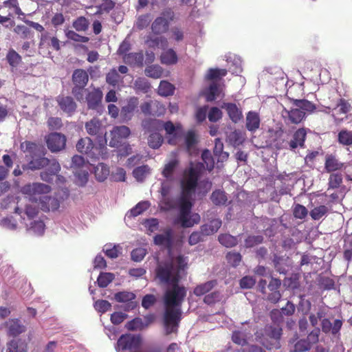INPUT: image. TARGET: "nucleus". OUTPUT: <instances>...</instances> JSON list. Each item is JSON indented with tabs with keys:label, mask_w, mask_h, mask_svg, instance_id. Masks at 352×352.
Instances as JSON below:
<instances>
[{
	"label": "nucleus",
	"mask_w": 352,
	"mask_h": 352,
	"mask_svg": "<svg viewBox=\"0 0 352 352\" xmlns=\"http://www.w3.org/2000/svg\"><path fill=\"white\" fill-rule=\"evenodd\" d=\"M251 335V331L248 330L246 325H243L239 329L235 330L232 333V341L239 345H244L248 342Z\"/></svg>",
	"instance_id": "obj_19"
},
{
	"label": "nucleus",
	"mask_w": 352,
	"mask_h": 352,
	"mask_svg": "<svg viewBox=\"0 0 352 352\" xmlns=\"http://www.w3.org/2000/svg\"><path fill=\"white\" fill-rule=\"evenodd\" d=\"M216 285V281L210 280L197 286L194 290L196 296H201L210 292Z\"/></svg>",
	"instance_id": "obj_40"
},
{
	"label": "nucleus",
	"mask_w": 352,
	"mask_h": 352,
	"mask_svg": "<svg viewBox=\"0 0 352 352\" xmlns=\"http://www.w3.org/2000/svg\"><path fill=\"white\" fill-rule=\"evenodd\" d=\"M48 148L52 152H58L65 148L66 138L58 133H52L46 137Z\"/></svg>",
	"instance_id": "obj_17"
},
{
	"label": "nucleus",
	"mask_w": 352,
	"mask_h": 352,
	"mask_svg": "<svg viewBox=\"0 0 352 352\" xmlns=\"http://www.w3.org/2000/svg\"><path fill=\"white\" fill-rule=\"evenodd\" d=\"M201 159L204 164L206 165L208 170H211L214 168V162L212 157L211 153L208 150H204L201 154Z\"/></svg>",
	"instance_id": "obj_49"
},
{
	"label": "nucleus",
	"mask_w": 352,
	"mask_h": 352,
	"mask_svg": "<svg viewBox=\"0 0 352 352\" xmlns=\"http://www.w3.org/2000/svg\"><path fill=\"white\" fill-rule=\"evenodd\" d=\"M294 102L296 104V107L305 113L306 112L311 113L316 109L315 105L307 100H295Z\"/></svg>",
	"instance_id": "obj_43"
},
{
	"label": "nucleus",
	"mask_w": 352,
	"mask_h": 352,
	"mask_svg": "<svg viewBox=\"0 0 352 352\" xmlns=\"http://www.w3.org/2000/svg\"><path fill=\"white\" fill-rule=\"evenodd\" d=\"M142 126L144 129L148 126L160 129L164 128L166 134L168 135V142L170 144H177L179 142V138L183 135V130L180 124H174L172 122L168 121L163 122L158 120H144Z\"/></svg>",
	"instance_id": "obj_7"
},
{
	"label": "nucleus",
	"mask_w": 352,
	"mask_h": 352,
	"mask_svg": "<svg viewBox=\"0 0 352 352\" xmlns=\"http://www.w3.org/2000/svg\"><path fill=\"white\" fill-rule=\"evenodd\" d=\"M89 164L87 163L85 159L80 155H75L72 158V167L75 168H87Z\"/></svg>",
	"instance_id": "obj_55"
},
{
	"label": "nucleus",
	"mask_w": 352,
	"mask_h": 352,
	"mask_svg": "<svg viewBox=\"0 0 352 352\" xmlns=\"http://www.w3.org/2000/svg\"><path fill=\"white\" fill-rule=\"evenodd\" d=\"M99 146H95L92 140L88 138H81L76 144L77 150L87 154L91 158H97L103 155V150L107 144V139L98 140Z\"/></svg>",
	"instance_id": "obj_8"
},
{
	"label": "nucleus",
	"mask_w": 352,
	"mask_h": 352,
	"mask_svg": "<svg viewBox=\"0 0 352 352\" xmlns=\"http://www.w3.org/2000/svg\"><path fill=\"white\" fill-rule=\"evenodd\" d=\"M133 174L138 181L142 182L150 174V168L147 165L137 167Z\"/></svg>",
	"instance_id": "obj_39"
},
{
	"label": "nucleus",
	"mask_w": 352,
	"mask_h": 352,
	"mask_svg": "<svg viewBox=\"0 0 352 352\" xmlns=\"http://www.w3.org/2000/svg\"><path fill=\"white\" fill-rule=\"evenodd\" d=\"M65 35L69 39L76 42L87 43L89 41L88 37L80 36L73 30H66Z\"/></svg>",
	"instance_id": "obj_57"
},
{
	"label": "nucleus",
	"mask_w": 352,
	"mask_h": 352,
	"mask_svg": "<svg viewBox=\"0 0 352 352\" xmlns=\"http://www.w3.org/2000/svg\"><path fill=\"white\" fill-rule=\"evenodd\" d=\"M188 258L182 255L173 257L170 255L164 261L158 262L156 276L162 283L170 287L164 296L165 313L164 327L167 334L176 331L180 320L182 302L186 294L184 287L178 282L187 267Z\"/></svg>",
	"instance_id": "obj_1"
},
{
	"label": "nucleus",
	"mask_w": 352,
	"mask_h": 352,
	"mask_svg": "<svg viewBox=\"0 0 352 352\" xmlns=\"http://www.w3.org/2000/svg\"><path fill=\"white\" fill-rule=\"evenodd\" d=\"M94 307L97 311L103 314L111 309V305L107 300H101L95 302Z\"/></svg>",
	"instance_id": "obj_60"
},
{
	"label": "nucleus",
	"mask_w": 352,
	"mask_h": 352,
	"mask_svg": "<svg viewBox=\"0 0 352 352\" xmlns=\"http://www.w3.org/2000/svg\"><path fill=\"white\" fill-rule=\"evenodd\" d=\"M6 352H27V344L20 340H12L7 344Z\"/></svg>",
	"instance_id": "obj_31"
},
{
	"label": "nucleus",
	"mask_w": 352,
	"mask_h": 352,
	"mask_svg": "<svg viewBox=\"0 0 352 352\" xmlns=\"http://www.w3.org/2000/svg\"><path fill=\"white\" fill-rule=\"evenodd\" d=\"M212 201L216 205H223L227 201V197L223 191L216 190L211 196Z\"/></svg>",
	"instance_id": "obj_50"
},
{
	"label": "nucleus",
	"mask_w": 352,
	"mask_h": 352,
	"mask_svg": "<svg viewBox=\"0 0 352 352\" xmlns=\"http://www.w3.org/2000/svg\"><path fill=\"white\" fill-rule=\"evenodd\" d=\"M116 301L120 302H126L132 301L135 298V295L130 292H120L115 294L114 296Z\"/></svg>",
	"instance_id": "obj_48"
},
{
	"label": "nucleus",
	"mask_w": 352,
	"mask_h": 352,
	"mask_svg": "<svg viewBox=\"0 0 352 352\" xmlns=\"http://www.w3.org/2000/svg\"><path fill=\"white\" fill-rule=\"evenodd\" d=\"M156 245L170 249L173 242V232L167 228L162 233L157 234L153 239Z\"/></svg>",
	"instance_id": "obj_18"
},
{
	"label": "nucleus",
	"mask_w": 352,
	"mask_h": 352,
	"mask_svg": "<svg viewBox=\"0 0 352 352\" xmlns=\"http://www.w3.org/2000/svg\"><path fill=\"white\" fill-rule=\"evenodd\" d=\"M227 74L226 69H210L206 74L208 80H213L206 90V99L208 101H212L221 94L223 89L215 80L225 76Z\"/></svg>",
	"instance_id": "obj_9"
},
{
	"label": "nucleus",
	"mask_w": 352,
	"mask_h": 352,
	"mask_svg": "<svg viewBox=\"0 0 352 352\" xmlns=\"http://www.w3.org/2000/svg\"><path fill=\"white\" fill-rule=\"evenodd\" d=\"M162 69L159 65H151L145 69V74L151 78H159L162 76Z\"/></svg>",
	"instance_id": "obj_47"
},
{
	"label": "nucleus",
	"mask_w": 352,
	"mask_h": 352,
	"mask_svg": "<svg viewBox=\"0 0 352 352\" xmlns=\"http://www.w3.org/2000/svg\"><path fill=\"white\" fill-rule=\"evenodd\" d=\"M282 116L290 122L298 124L305 119V113L300 109L299 107H296V104L293 101L292 106L289 109L283 108Z\"/></svg>",
	"instance_id": "obj_16"
},
{
	"label": "nucleus",
	"mask_w": 352,
	"mask_h": 352,
	"mask_svg": "<svg viewBox=\"0 0 352 352\" xmlns=\"http://www.w3.org/2000/svg\"><path fill=\"white\" fill-rule=\"evenodd\" d=\"M89 170V168H80L79 170H75L74 174L78 177L79 180V184L80 185H84L88 179V171Z\"/></svg>",
	"instance_id": "obj_61"
},
{
	"label": "nucleus",
	"mask_w": 352,
	"mask_h": 352,
	"mask_svg": "<svg viewBox=\"0 0 352 352\" xmlns=\"http://www.w3.org/2000/svg\"><path fill=\"white\" fill-rule=\"evenodd\" d=\"M146 254V249L144 248H136L131 252V258L135 262H140L143 260Z\"/></svg>",
	"instance_id": "obj_56"
},
{
	"label": "nucleus",
	"mask_w": 352,
	"mask_h": 352,
	"mask_svg": "<svg viewBox=\"0 0 352 352\" xmlns=\"http://www.w3.org/2000/svg\"><path fill=\"white\" fill-rule=\"evenodd\" d=\"M85 128L87 133L92 136H97L98 138H100V140L106 139V131L105 127L102 124V122L96 118L87 122L85 124Z\"/></svg>",
	"instance_id": "obj_14"
},
{
	"label": "nucleus",
	"mask_w": 352,
	"mask_h": 352,
	"mask_svg": "<svg viewBox=\"0 0 352 352\" xmlns=\"http://www.w3.org/2000/svg\"><path fill=\"white\" fill-rule=\"evenodd\" d=\"M344 164L333 155H327L325 161V168L327 172H333L342 168Z\"/></svg>",
	"instance_id": "obj_29"
},
{
	"label": "nucleus",
	"mask_w": 352,
	"mask_h": 352,
	"mask_svg": "<svg viewBox=\"0 0 352 352\" xmlns=\"http://www.w3.org/2000/svg\"><path fill=\"white\" fill-rule=\"evenodd\" d=\"M272 321L276 327H267L265 329V336L261 338L257 334L256 339L268 349L279 348L278 339L280 338L282 329L279 324L283 321V314L279 309H274L270 313Z\"/></svg>",
	"instance_id": "obj_6"
},
{
	"label": "nucleus",
	"mask_w": 352,
	"mask_h": 352,
	"mask_svg": "<svg viewBox=\"0 0 352 352\" xmlns=\"http://www.w3.org/2000/svg\"><path fill=\"white\" fill-rule=\"evenodd\" d=\"M115 276L113 274L110 272H102L100 273L98 279L97 283L99 287H106L112 280L114 279Z\"/></svg>",
	"instance_id": "obj_42"
},
{
	"label": "nucleus",
	"mask_w": 352,
	"mask_h": 352,
	"mask_svg": "<svg viewBox=\"0 0 352 352\" xmlns=\"http://www.w3.org/2000/svg\"><path fill=\"white\" fill-rule=\"evenodd\" d=\"M338 142L340 144L345 146L352 144V131L342 130L338 133Z\"/></svg>",
	"instance_id": "obj_44"
},
{
	"label": "nucleus",
	"mask_w": 352,
	"mask_h": 352,
	"mask_svg": "<svg viewBox=\"0 0 352 352\" xmlns=\"http://www.w3.org/2000/svg\"><path fill=\"white\" fill-rule=\"evenodd\" d=\"M228 141L234 146H239L241 144L244 140L245 137L241 131H234L230 132L227 136Z\"/></svg>",
	"instance_id": "obj_35"
},
{
	"label": "nucleus",
	"mask_w": 352,
	"mask_h": 352,
	"mask_svg": "<svg viewBox=\"0 0 352 352\" xmlns=\"http://www.w3.org/2000/svg\"><path fill=\"white\" fill-rule=\"evenodd\" d=\"M173 12L170 9L164 10L162 15L157 17L152 24V30L155 34L165 32L168 28L169 21L173 20Z\"/></svg>",
	"instance_id": "obj_13"
},
{
	"label": "nucleus",
	"mask_w": 352,
	"mask_h": 352,
	"mask_svg": "<svg viewBox=\"0 0 352 352\" xmlns=\"http://www.w3.org/2000/svg\"><path fill=\"white\" fill-rule=\"evenodd\" d=\"M143 224L146 228L147 232L152 233L158 229L159 221L157 219H150L145 220Z\"/></svg>",
	"instance_id": "obj_63"
},
{
	"label": "nucleus",
	"mask_w": 352,
	"mask_h": 352,
	"mask_svg": "<svg viewBox=\"0 0 352 352\" xmlns=\"http://www.w3.org/2000/svg\"><path fill=\"white\" fill-rule=\"evenodd\" d=\"M8 333L16 336L25 331V327L21 324L18 320H11L7 322Z\"/></svg>",
	"instance_id": "obj_33"
},
{
	"label": "nucleus",
	"mask_w": 352,
	"mask_h": 352,
	"mask_svg": "<svg viewBox=\"0 0 352 352\" xmlns=\"http://www.w3.org/2000/svg\"><path fill=\"white\" fill-rule=\"evenodd\" d=\"M199 170V164L194 166L191 164L190 166L185 170L181 181L182 194L177 204L179 210L177 222L185 228L192 227L198 223L200 220L197 213L190 212L192 196L197 184Z\"/></svg>",
	"instance_id": "obj_2"
},
{
	"label": "nucleus",
	"mask_w": 352,
	"mask_h": 352,
	"mask_svg": "<svg viewBox=\"0 0 352 352\" xmlns=\"http://www.w3.org/2000/svg\"><path fill=\"white\" fill-rule=\"evenodd\" d=\"M232 74L238 75L242 72L241 60L240 58L234 56L232 60V65L229 68Z\"/></svg>",
	"instance_id": "obj_64"
},
{
	"label": "nucleus",
	"mask_w": 352,
	"mask_h": 352,
	"mask_svg": "<svg viewBox=\"0 0 352 352\" xmlns=\"http://www.w3.org/2000/svg\"><path fill=\"white\" fill-rule=\"evenodd\" d=\"M306 134L307 131L305 129H299L294 133L293 139L291 140L289 142H285L283 141L280 144L277 143L276 146L277 148L280 149L287 148V146H289L291 150H294L298 147H302L305 140Z\"/></svg>",
	"instance_id": "obj_15"
},
{
	"label": "nucleus",
	"mask_w": 352,
	"mask_h": 352,
	"mask_svg": "<svg viewBox=\"0 0 352 352\" xmlns=\"http://www.w3.org/2000/svg\"><path fill=\"white\" fill-rule=\"evenodd\" d=\"M246 128L248 131L254 132L260 126V118L257 113L250 111L246 116Z\"/></svg>",
	"instance_id": "obj_26"
},
{
	"label": "nucleus",
	"mask_w": 352,
	"mask_h": 352,
	"mask_svg": "<svg viewBox=\"0 0 352 352\" xmlns=\"http://www.w3.org/2000/svg\"><path fill=\"white\" fill-rule=\"evenodd\" d=\"M163 142V138L159 133H151L148 139V145L155 149L158 148Z\"/></svg>",
	"instance_id": "obj_45"
},
{
	"label": "nucleus",
	"mask_w": 352,
	"mask_h": 352,
	"mask_svg": "<svg viewBox=\"0 0 352 352\" xmlns=\"http://www.w3.org/2000/svg\"><path fill=\"white\" fill-rule=\"evenodd\" d=\"M197 143V135L194 131L190 130L185 135V144L190 154L194 152V148Z\"/></svg>",
	"instance_id": "obj_38"
},
{
	"label": "nucleus",
	"mask_w": 352,
	"mask_h": 352,
	"mask_svg": "<svg viewBox=\"0 0 352 352\" xmlns=\"http://www.w3.org/2000/svg\"><path fill=\"white\" fill-rule=\"evenodd\" d=\"M102 92L99 89H94L87 94L86 100L89 108L96 109L101 102Z\"/></svg>",
	"instance_id": "obj_22"
},
{
	"label": "nucleus",
	"mask_w": 352,
	"mask_h": 352,
	"mask_svg": "<svg viewBox=\"0 0 352 352\" xmlns=\"http://www.w3.org/2000/svg\"><path fill=\"white\" fill-rule=\"evenodd\" d=\"M327 212V208L325 206H320L314 208L310 212L311 217L314 220H319Z\"/></svg>",
	"instance_id": "obj_53"
},
{
	"label": "nucleus",
	"mask_w": 352,
	"mask_h": 352,
	"mask_svg": "<svg viewBox=\"0 0 352 352\" xmlns=\"http://www.w3.org/2000/svg\"><path fill=\"white\" fill-rule=\"evenodd\" d=\"M177 57L173 50H168L161 55V61L163 64L171 65L177 62Z\"/></svg>",
	"instance_id": "obj_41"
},
{
	"label": "nucleus",
	"mask_w": 352,
	"mask_h": 352,
	"mask_svg": "<svg viewBox=\"0 0 352 352\" xmlns=\"http://www.w3.org/2000/svg\"><path fill=\"white\" fill-rule=\"evenodd\" d=\"M57 102L60 109L69 114L73 113L76 108V103L74 102L73 99L69 96H59L57 98Z\"/></svg>",
	"instance_id": "obj_24"
},
{
	"label": "nucleus",
	"mask_w": 352,
	"mask_h": 352,
	"mask_svg": "<svg viewBox=\"0 0 352 352\" xmlns=\"http://www.w3.org/2000/svg\"><path fill=\"white\" fill-rule=\"evenodd\" d=\"M7 59L12 67H16L21 60V56L14 50L8 52Z\"/></svg>",
	"instance_id": "obj_62"
},
{
	"label": "nucleus",
	"mask_w": 352,
	"mask_h": 352,
	"mask_svg": "<svg viewBox=\"0 0 352 352\" xmlns=\"http://www.w3.org/2000/svg\"><path fill=\"white\" fill-rule=\"evenodd\" d=\"M0 225L3 228L10 230H14L16 229L17 223L12 217H5L0 221Z\"/></svg>",
	"instance_id": "obj_59"
},
{
	"label": "nucleus",
	"mask_w": 352,
	"mask_h": 352,
	"mask_svg": "<svg viewBox=\"0 0 352 352\" xmlns=\"http://www.w3.org/2000/svg\"><path fill=\"white\" fill-rule=\"evenodd\" d=\"M221 226V221L216 219L212 220L209 223L201 226V231L203 235H210L215 233Z\"/></svg>",
	"instance_id": "obj_27"
},
{
	"label": "nucleus",
	"mask_w": 352,
	"mask_h": 352,
	"mask_svg": "<svg viewBox=\"0 0 352 352\" xmlns=\"http://www.w3.org/2000/svg\"><path fill=\"white\" fill-rule=\"evenodd\" d=\"M147 44L151 47L164 48L167 46V41L162 37L155 36L147 41Z\"/></svg>",
	"instance_id": "obj_52"
},
{
	"label": "nucleus",
	"mask_w": 352,
	"mask_h": 352,
	"mask_svg": "<svg viewBox=\"0 0 352 352\" xmlns=\"http://www.w3.org/2000/svg\"><path fill=\"white\" fill-rule=\"evenodd\" d=\"M72 77L75 85L73 89V94L78 100H83L84 93L87 91V90L84 89V87L88 82V74L82 69H76L74 71Z\"/></svg>",
	"instance_id": "obj_10"
},
{
	"label": "nucleus",
	"mask_w": 352,
	"mask_h": 352,
	"mask_svg": "<svg viewBox=\"0 0 352 352\" xmlns=\"http://www.w3.org/2000/svg\"><path fill=\"white\" fill-rule=\"evenodd\" d=\"M122 248L120 245L106 244L103 247V252L111 258H118L122 254Z\"/></svg>",
	"instance_id": "obj_32"
},
{
	"label": "nucleus",
	"mask_w": 352,
	"mask_h": 352,
	"mask_svg": "<svg viewBox=\"0 0 352 352\" xmlns=\"http://www.w3.org/2000/svg\"><path fill=\"white\" fill-rule=\"evenodd\" d=\"M73 27L76 31H85L89 27V22L85 17L80 16L73 22Z\"/></svg>",
	"instance_id": "obj_51"
},
{
	"label": "nucleus",
	"mask_w": 352,
	"mask_h": 352,
	"mask_svg": "<svg viewBox=\"0 0 352 352\" xmlns=\"http://www.w3.org/2000/svg\"><path fill=\"white\" fill-rule=\"evenodd\" d=\"M131 133L129 128L126 126H114L110 131L111 139L109 145L111 147H118L124 139L127 138Z\"/></svg>",
	"instance_id": "obj_12"
},
{
	"label": "nucleus",
	"mask_w": 352,
	"mask_h": 352,
	"mask_svg": "<svg viewBox=\"0 0 352 352\" xmlns=\"http://www.w3.org/2000/svg\"><path fill=\"white\" fill-rule=\"evenodd\" d=\"M128 330L136 331L141 330L144 328V323L140 318H135L133 320L127 322L125 325Z\"/></svg>",
	"instance_id": "obj_58"
},
{
	"label": "nucleus",
	"mask_w": 352,
	"mask_h": 352,
	"mask_svg": "<svg viewBox=\"0 0 352 352\" xmlns=\"http://www.w3.org/2000/svg\"><path fill=\"white\" fill-rule=\"evenodd\" d=\"M124 62L131 65H142L143 54L140 52L129 53L123 56Z\"/></svg>",
	"instance_id": "obj_30"
},
{
	"label": "nucleus",
	"mask_w": 352,
	"mask_h": 352,
	"mask_svg": "<svg viewBox=\"0 0 352 352\" xmlns=\"http://www.w3.org/2000/svg\"><path fill=\"white\" fill-rule=\"evenodd\" d=\"M174 86L168 81L162 80L158 87V94L162 96H168L174 93Z\"/></svg>",
	"instance_id": "obj_36"
},
{
	"label": "nucleus",
	"mask_w": 352,
	"mask_h": 352,
	"mask_svg": "<svg viewBox=\"0 0 352 352\" xmlns=\"http://www.w3.org/2000/svg\"><path fill=\"white\" fill-rule=\"evenodd\" d=\"M150 204L148 201L140 202L135 206V207L131 210V214L133 217H136L147 210Z\"/></svg>",
	"instance_id": "obj_54"
},
{
	"label": "nucleus",
	"mask_w": 352,
	"mask_h": 352,
	"mask_svg": "<svg viewBox=\"0 0 352 352\" xmlns=\"http://www.w3.org/2000/svg\"><path fill=\"white\" fill-rule=\"evenodd\" d=\"M50 191L51 187L42 183H32L25 185L21 188V192L25 195V198L18 201L16 206H21L24 210L25 205L30 204L38 208V206L42 201V199Z\"/></svg>",
	"instance_id": "obj_5"
},
{
	"label": "nucleus",
	"mask_w": 352,
	"mask_h": 352,
	"mask_svg": "<svg viewBox=\"0 0 352 352\" xmlns=\"http://www.w3.org/2000/svg\"><path fill=\"white\" fill-rule=\"evenodd\" d=\"M109 168L103 163H100L94 167L95 176L100 182L104 181L109 175Z\"/></svg>",
	"instance_id": "obj_34"
},
{
	"label": "nucleus",
	"mask_w": 352,
	"mask_h": 352,
	"mask_svg": "<svg viewBox=\"0 0 352 352\" xmlns=\"http://www.w3.org/2000/svg\"><path fill=\"white\" fill-rule=\"evenodd\" d=\"M221 107L226 109L230 118L234 122L236 123L242 118V113L235 104L223 103Z\"/></svg>",
	"instance_id": "obj_25"
},
{
	"label": "nucleus",
	"mask_w": 352,
	"mask_h": 352,
	"mask_svg": "<svg viewBox=\"0 0 352 352\" xmlns=\"http://www.w3.org/2000/svg\"><path fill=\"white\" fill-rule=\"evenodd\" d=\"M214 154L218 158V162H223L228 158L229 154L223 151V144L219 138L215 139Z\"/></svg>",
	"instance_id": "obj_28"
},
{
	"label": "nucleus",
	"mask_w": 352,
	"mask_h": 352,
	"mask_svg": "<svg viewBox=\"0 0 352 352\" xmlns=\"http://www.w3.org/2000/svg\"><path fill=\"white\" fill-rule=\"evenodd\" d=\"M219 241L223 245L230 248L236 245L237 239L230 234H221L219 236Z\"/></svg>",
	"instance_id": "obj_46"
},
{
	"label": "nucleus",
	"mask_w": 352,
	"mask_h": 352,
	"mask_svg": "<svg viewBox=\"0 0 352 352\" xmlns=\"http://www.w3.org/2000/svg\"><path fill=\"white\" fill-rule=\"evenodd\" d=\"M14 197H8L1 202V207L5 209L14 208L16 213L20 215L23 223L25 224L30 234L41 236L45 230V225L41 219H34L38 214V209L35 206L26 204L24 211L21 206H15Z\"/></svg>",
	"instance_id": "obj_3"
},
{
	"label": "nucleus",
	"mask_w": 352,
	"mask_h": 352,
	"mask_svg": "<svg viewBox=\"0 0 352 352\" xmlns=\"http://www.w3.org/2000/svg\"><path fill=\"white\" fill-rule=\"evenodd\" d=\"M138 104V99L133 97L129 99L126 105L124 106L120 112L122 122H126L131 119L133 112Z\"/></svg>",
	"instance_id": "obj_20"
},
{
	"label": "nucleus",
	"mask_w": 352,
	"mask_h": 352,
	"mask_svg": "<svg viewBox=\"0 0 352 352\" xmlns=\"http://www.w3.org/2000/svg\"><path fill=\"white\" fill-rule=\"evenodd\" d=\"M141 344L140 336L131 334L122 335L118 340L115 346L116 350L119 352L120 350H133L138 349Z\"/></svg>",
	"instance_id": "obj_11"
},
{
	"label": "nucleus",
	"mask_w": 352,
	"mask_h": 352,
	"mask_svg": "<svg viewBox=\"0 0 352 352\" xmlns=\"http://www.w3.org/2000/svg\"><path fill=\"white\" fill-rule=\"evenodd\" d=\"M59 206L60 201L56 197L47 194L38 207H40L43 211H49L57 210Z\"/></svg>",
	"instance_id": "obj_21"
},
{
	"label": "nucleus",
	"mask_w": 352,
	"mask_h": 352,
	"mask_svg": "<svg viewBox=\"0 0 352 352\" xmlns=\"http://www.w3.org/2000/svg\"><path fill=\"white\" fill-rule=\"evenodd\" d=\"M178 165V160L174 153H173L168 160V161L165 164L164 168L162 170V175L164 177L168 179H171L173 173Z\"/></svg>",
	"instance_id": "obj_23"
},
{
	"label": "nucleus",
	"mask_w": 352,
	"mask_h": 352,
	"mask_svg": "<svg viewBox=\"0 0 352 352\" xmlns=\"http://www.w3.org/2000/svg\"><path fill=\"white\" fill-rule=\"evenodd\" d=\"M21 149L23 153H28L33 158L28 164V168L31 170L40 169L47 167L45 172H51V175H55L60 170L59 163L55 160H49L45 157L34 158L41 153L42 147L34 142L25 141L21 144Z\"/></svg>",
	"instance_id": "obj_4"
},
{
	"label": "nucleus",
	"mask_w": 352,
	"mask_h": 352,
	"mask_svg": "<svg viewBox=\"0 0 352 352\" xmlns=\"http://www.w3.org/2000/svg\"><path fill=\"white\" fill-rule=\"evenodd\" d=\"M154 106H155L157 107L160 106V107L162 109L160 110V111L157 113L158 115H161L164 113L165 108L159 102H157L156 100H155V101L151 100V101H148V102H145L142 103L140 106L141 111L144 114H151L152 113L151 107H154Z\"/></svg>",
	"instance_id": "obj_37"
}]
</instances>
